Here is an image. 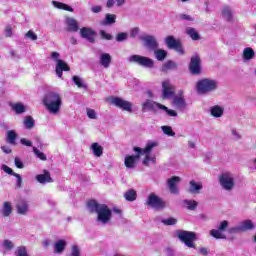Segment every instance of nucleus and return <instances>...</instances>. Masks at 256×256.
I'll return each mask as SVG.
<instances>
[{"label": "nucleus", "instance_id": "nucleus-12", "mask_svg": "<svg viewBox=\"0 0 256 256\" xmlns=\"http://www.w3.org/2000/svg\"><path fill=\"white\" fill-rule=\"evenodd\" d=\"M172 106H174L177 111H184L187 109V102L185 101V96H183V90L178 91L177 95L174 96Z\"/></svg>", "mask_w": 256, "mask_h": 256}, {"label": "nucleus", "instance_id": "nucleus-39", "mask_svg": "<svg viewBox=\"0 0 256 256\" xmlns=\"http://www.w3.org/2000/svg\"><path fill=\"white\" fill-rule=\"evenodd\" d=\"M17 139V132L15 130H9L7 132V141L10 145H15V141Z\"/></svg>", "mask_w": 256, "mask_h": 256}, {"label": "nucleus", "instance_id": "nucleus-61", "mask_svg": "<svg viewBox=\"0 0 256 256\" xmlns=\"http://www.w3.org/2000/svg\"><path fill=\"white\" fill-rule=\"evenodd\" d=\"M14 163L18 169H23L24 165H23V161H21V159L15 158Z\"/></svg>", "mask_w": 256, "mask_h": 256}, {"label": "nucleus", "instance_id": "nucleus-33", "mask_svg": "<svg viewBox=\"0 0 256 256\" xmlns=\"http://www.w3.org/2000/svg\"><path fill=\"white\" fill-rule=\"evenodd\" d=\"M165 43L168 49H174L180 42L175 39L173 36H168L165 38Z\"/></svg>", "mask_w": 256, "mask_h": 256}, {"label": "nucleus", "instance_id": "nucleus-6", "mask_svg": "<svg viewBox=\"0 0 256 256\" xmlns=\"http://www.w3.org/2000/svg\"><path fill=\"white\" fill-rule=\"evenodd\" d=\"M219 183L224 191H233L235 189V174L231 172L221 174Z\"/></svg>", "mask_w": 256, "mask_h": 256}, {"label": "nucleus", "instance_id": "nucleus-35", "mask_svg": "<svg viewBox=\"0 0 256 256\" xmlns=\"http://www.w3.org/2000/svg\"><path fill=\"white\" fill-rule=\"evenodd\" d=\"M154 55L157 59V61H165V57H167V51L163 49L156 48L154 50Z\"/></svg>", "mask_w": 256, "mask_h": 256}, {"label": "nucleus", "instance_id": "nucleus-55", "mask_svg": "<svg viewBox=\"0 0 256 256\" xmlns=\"http://www.w3.org/2000/svg\"><path fill=\"white\" fill-rule=\"evenodd\" d=\"M164 225H176L177 224V219L175 218H168L163 220Z\"/></svg>", "mask_w": 256, "mask_h": 256}, {"label": "nucleus", "instance_id": "nucleus-1", "mask_svg": "<svg viewBox=\"0 0 256 256\" xmlns=\"http://www.w3.org/2000/svg\"><path fill=\"white\" fill-rule=\"evenodd\" d=\"M157 147V142H148L145 148L134 147L135 153L137 155H126L124 158V165L127 169H135L137 167V163H139V159H141V155L144 156L143 165L148 166L149 163H155L156 158L153 155V149Z\"/></svg>", "mask_w": 256, "mask_h": 256}, {"label": "nucleus", "instance_id": "nucleus-62", "mask_svg": "<svg viewBox=\"0 0 256 256\" xmlns=\"http://www.w3.org/2000/svg\"><path fill=\"white\" fill-rule=\"evenodd\" d=\"M4 33L6 37H11V35H13V28H11V26H7Z\"/></svg>", "mask_w": 256, "mask_h": 256}, {"label": "nucleus", "instance_id": "nucleus-27", "mask_svg": "<svg viewBox=\"0 0 256 256\" xmlns=\"http://www.w3.org/2000/svg\"><path fill=\"white\" fill-rule=\"evenodd\" d=\"M186 34L191 37L192 41H199V39H201L199 32L193 27L186 28Z\"/></svg>", "mask_w": 256, "mask_h": 256}, {"label": "nucleus", "instance_id": "nucleus-16", "mask_svg": "<svg viewBox=\"0 0 256 256\" xmlns=\"http://www.w3.org/2000/svg\"><path fill=\"white\" fill-rule=\"evenodd\" d=\"M190 71L193 75H199L201 73V58H199V55H194L191 58Z\"/></svg>", "mask_w": 256, "mask_h": 256}, {"label": "nucleus", "instance_id": "nucleus-4", "mask_svg": "<svg viewBox=\"0 0 256 256\" xmlns=\"http://www.w3.org/2000/svg\"><path fill=\"white\" fill-rule=\"evenodd\" d=\"M219 89V81L215 79L204 78L196 83V91L199 95H209Z\"/></svg>", "mask_w": 256, "mask_h": 256}, {"label": "nucleus", "instance_id": "nucleus-29", "mask_svg": "<svg viewBox=\"0 0 256 256\" xmlns=\"http://www.w3.org/2000/svg\"><path fill=\"white\" fill-rule=\"evenodd\" d=\"M100 63L102 67H109V65L111 64V55L108 53L101 54Z\"/></svg>", "mask_w": 256, "mask_h": 256}, {"label": "nucleus", "instance_id": "nucleus-21", "mask_svg": "<svg viewBox=\"0 0 256 256\" xmlns=\"http://www.w3.org/2000/svg\"><path fill=\"white\" fill-rule=\"evenodd\" d=\"M201 189H203V184L201 182H196L194 180L189 182V193L199 195V193H201Z\"/></svg>", "mask_w": 256, "mask_h": 256}, {"label": "nucleus", "instance_id": "nucleus-50", "mask_svg": "<svg viewBox=\"0 0 256 256\" xmlns=\"http://www.w3.org/2000/svg\"><path fill=\"white\" fill-rule=\"evenodd\" d=\"M86 115L90 119H97V111L95 109L87 108Z\"/></svg>", "mask_w": 256, "mask_h": 256}, {"label": "nucleus", "instance_id": "nucleus-42", "mask_svg": "<svg viewBox=\"0 0 256 256\" xmlns=\"http://www.w3.org/2000/svg\"><path fill=\"white\" fill-rule=\"evenodd\" d=\"M1 246L3 247V249H6V251H11V249H13V247H15V244H13V242L9 239H5L2 241Z\"/></svg>", "mask_w": 256, "mask_h": 256}, {"label": "nucleus", "instance_id": "nucleus-22", "mask_svg": "<svg viewBox=\"0 0 256 256\" xmlns=\"http://www.w3.org/2000/svg\"><path fill=\"white\" fill-rule=\"evenodd\" d=\"M36 181L45 185V183H53V178H51L49 171L45 170L43 174L36 175Z\"/></svg>", "mask_w": 256, "mask_h": 256}, {"label": "nucleus", "instance_id": "nucleus-41", "mask_svg": "<svg viewBox=\"0 0 256 256\" xmlns=\"http://www.w3.org/2000/svg\"><path fill=\"white\" fill-rule=\"evenodd\" d=\"M161 129L164 135H167L168 137H175V132L171 126H161Z\"/></svg>", "mask_w": 256, "mask_h": 256}, {"label": "nucleus", "instance_id": "nucleus-7", "mask_svg": "<svg viewBox=\"0 0 256 256\" xmlns=\"http://www.w3.org/2000/svg\"><path fill=\"white\" fill-rule=\"evenodd\" d=\"M108 101L109 103H111V105H114V107L122 109V111H127V113H133V103L130 101H127L120 97H110Z\"/></svg>", "mask_w": 256, "mask_h": 256}, {"label": "nucleus", "instance_id": "nucleus-57", "mask_svg": "<svg viewBox=\"0 0 256 256\" xmlns=\"http://www.w3.org/2000/svg\"><path fill=\"white\" fill-rule=\"evenodd\" d=\"M14 177H16V185L17 187H21L22 183H23V178H21V175L14 173L13 174Z\"/></svg>", "mask_w": 256, "mask_h": 256}, {"label": "nucleus", "instance_id": "nucleus-17", "mask_svg": "<svg viewBox=\"0 0 256 256\" xmlns=\"http://www.w3.org/2000/svg\"><path fill=\"white\" fill-rule=\"evenodd\" d=\"M29 211H30V204L29 201L27 200H21L16 204V213L18 215H29Z\"/></svg>", "mask_w": 256, "mask_h": 256}, {"label": "nucleus", "instance_id": "nucleus-64", "mask_svg": "<svg viewBox=\"0 0 256 256\" xmlns=\"http://www.w3.org/2000/svg\"><path fill=\"white\" fill-rule=\"evenodd\" d=\"M1 150L3 151V153H6V155H9V153H11V148H9V146H2Z\"/></svg>", "mask_w": 256, "mask_h": 256}, {"label": "nucleus", "instance_id": "nucleus-8", "mask_svg": "<svg viewBox=\"0 0 256 256\" xmlns=\"http://www.w3.org/2000/svg\"><path fill=\"white\" fill-rule=\"evenodd\" d=\"M60 54L58 52L51 53V60L56 62V75L57 77H63V71H69V65L60 59Z\"/></svg>", "mask_w": 256, "mask_h": 256}, {"label": "nucleus", "instance_id": "nucleus-26", "mask_svg": "<svg viewBox=\"0 0 256 256\" xmlns=\"http://www.w3.org/2000/svg\"><path fill=\"white\" fill-rule=\"evenodd\" d=\"M221 15L225 21H232L233 19V10H231V7L224 6L221 11Z\"/></svg>", "mask_w": 256, "mask_h": 256}, {"label": "nucleus", "instance_id": "nucleus-11", "mask_svg": "<svg viewBox=\"0 0 256 256\" xmlns=\"http://www.w3.org/2000/svg\"><path fill=\"white\" fill-rule=\"evenodd\" d=\"M162 97L163 99H173L175 97V85L169 80L162 82Z\"/></svg>", "mask_w": 256, "mask_h": 256}, {"label": "nucleus", "instance_id": "nucleus-53", "mask_svg": "<svg viewBox=\"0 0 256 256\" xmlns=\"http://www.w3.org/2000/svg\"><path fill=\"white\" fill-rule=\"evenodd\" d=\"M173 49H175V51H177L179 55H185V49L181 45V42L178 45H176Z\"/></svg>", "mask_w": 256, "mask_h": 256}, {"label": "nucleus", "instance_id": "nucleus-56", "mask_svg": "<svg viewBox=\"0 0 256 256\" xmlns=\"http://www.w3.org/2000/svg\"><path fill=\"white\" fill-rule=\"evenodd\" d=\"M2 171H4V173H7L8 175H13L15 174V172H13V169H11L9 166L7 165H2L1 167Z\"/></svg>", "mask_w": 256, "mask_h": 256}, {"label": "nucleus", "instance_id": "nucleus-3", "mask_svg": "<svg viewBox=\"0 0 256 256\" xmlns=\"http://www.w3.org/2000/svg\"><path fill=\"white\" fill-rule=\"evenodd\" d=\"M42 103L50 115H59L63 107V96L57 91H50L44 95Z\"/></svg>", "mask_w": 256, "mask_h": 256}, {"label": "nucleus", "instance_id": "nucleus-23", "mask_svg": "<svg viewBox=\"0 0 256 256\" xmlns=\"http://www.w3.org/2000/svg\"><path fill=\"white\" fill-rule=\"evenodd\" d=\"M159 103L147 99L145 102L142 103V111L143 113L147 112V111H153V109H155V107H157V109H159Z\"/></svg>", "mask_w": 256, "mask_h": 256}, {"label": "nucleus", "instance_id": "nucleus-32", "mask_svg": "<svg viewBox=\"0 0 256 256\" xmlns=\"http://www.w3.org/2000/svg\"><path fill=\"white\" fill-rule=\"evenodd\" d=\"M223 111H224L223 107L221 106H213L210 109V113L212 117H216V118L223 117Z\"/></svg>", "mask_w": 256, "mask_h": 256}, {"label": "nucleus", "instance_id": "nucleus-18", "mask_svg": "<svg viewBox=\"0 0 256 256\" xmlns=\"http://www.w3.org/2000/svg\"><path fill=\"white\" fill-rule=\"evenodd\" d=\"M80 36L83 39H87L89 43H95V32L89 27H83L80 29Z\"/></svg>", "mask_w": 256, "mask_h": 256}, {"label": "nucleus", "instance_id": "nucleus-36", "mask_svg": "<svg viewBox=\"0 0 256 256\" xmlns=\"http://www.w3.org/2000/svg\"><path fill=\"white\" fill-rule=\"evenodd\" d=\"M210 235L214 237L215 239H227L225 236V233L221 229H213L210 231Z\"/></svg>", "mask_w": 256, "mask_h": 256}, {"label": "nucleus", "instance_id": "nucleus-47", "mask_svg": "<svg viewBox=\"0 0 256 256\" xmlns=\"http://www.w3.org/2000/svg\"><path fill=\"white\" fill-rule=\"evenodd\" d=\"M70 255L71 256H81V248L77 245H72L70 248Z\"/></svg>", "mask_w": 256, "mask_h": 256}, {"label": "nucleus", "instance_id": "nucleus-10", "mask_svg": "<svg viewBox=\"0 0 256 256\" xmlns=\"http://www.w3.org/2000/svg\"><path fill=\"white\" fill-rule=\"evenodd\" d=\"M128 61L130 63H136L141 67H146L147 69H152L153 65H155L153 59L140 55H132L128 58Z\"/></svg>", "mask_w": 256, "mask_h": 256}, {"label": "nucleus", "instance_id": "nucleus-5", "mask_svg": "<svg viewBox=\"0 0 256 256\" xmlns=\"http://www.w3.org/2000/svg\"><path fill=\"white\" fill-rule=\"evenodd\" d=\"M145 205H147V207H151V209H156L157 211H161L167 207V203L164 199L155 193H150L148 195Z\"/></svg>", "mask_w": 256, "mask_h": 256}, {"label": "nucleus", "instance_id": "nucleus-46", "mask_svg": "<svg viewBox=\"0 0 256 256\" xmlns=\"http://www.w3.org/2000/svg\"><path fill=\"white\" fill-rule=\"evenodd\" d=\"M24 125H25L26 129H33V127L35 125V121H33L31 116H28L24 119Z\"/></svg>", "mask_w": 256, "mask_h": 256}, {"label": "nucleus", "instance_id": "nucleus-37", "mask_svg": "<svg viewBox=\"0 0 256 256\" xmlns=\"http://www.w3.org/2000/svg\"><path fill=\"white\" fill-rule=\"evenodd\" d=\"M126 201H135L137 199V191L130 189L124 193Z\"/></svg>", "mask_w": 256, "mask_h": 256}, {"label": "nucleus", "instance_id": "nucleus-48", "mask_svg": "<svg viewBox=\"0 0 256 256\" xmlns=\"http://www.w3.org/2000/svg\"><path fill=\"white\" fill-rule=\"evenodd\" d=\"M177 67V64L173 61H168L162 66V71H169V69H175Z\"/></svg>", "mask_w": 256, "mask_h": 256}, {"label": "nucleus", "instance_id": "nucleus-25", "mask_svg": "<svg viewBox=\"0 0 256 256\" xmlns=\"http://www.w3.org/2000/svg\"><path fill=\"white\" fill-rule=\"evenodd\" d=\"M90 149L94 157H101L103 155V146H101L97 142L92 143V145L90 146Z\"/></svg>", "mask_w": 256, "mask_h": 256}, {"label": "nucleus", "instance_id": "nucleus-30", "mask_svg": "<svg viewBox=\"0 0 256 256\" xmlns=\"http://www.w3.org/2000/svg\"><path fill=\"white\" fill-rule=\"evenodd\" d=\"M183 207H185L186 209H189V211H195V209H197V201L195 200H183L182 202Z\"/></svg>", "mask_w": 256, "mask_h": 256}, {"label": "nucleus", "instance_id": "nucleus-59", "mask_svg": "<svg viewBox=\"0 0 256 256\" xmlns=\"http://www.w3.org/2000/svg\"><path fill=\"white\" fill-rule=\"evenodd\" d=\"M100 35L102 37V39H107V41H110V39H112L113 37L111 36V34L105 32L104 30L100 31Z\"/></svg>", "mask_w": 256, "mask_h": 256}, {"label": "nucleus", "instance_id": "nucleus-45", "mask_svg": "<svg viewBox=\"0 0 256 256\" xmlns=\"http://www.w3.org/2000/svg\"><path fill=\"white\" fill-rule=\"evenodd\" d=\"M24 37L26 39H29V41H37V39H39V37L37 36V33H35V31L33 30H29Z\"/></svg>", "mask_w": 256, "mask_h": 256}, {"label": "nucleus", "instance_id": "nucleus-19", "mask_svg": "<svg viewBox=\"0 0 256 256\" xmlns=\"http://www.w3.org/2000/svg\"><path fill=\"white\" fill-rule=\"evenodd\" d=\"M66 29L70 33H77L79 31V23L74 18H66Z\"/></svg>", "mask_w": 256, "mask_h": 256}, {"label": "nucleus", "instance_id": "nucleus-15", "mask_svg": "<svg viewBox=\"0 0 256 256\" xmlns=\"http://www.w3.org/2000/svg\"><path fill=\"white\" fill-rule=\"evenodd\" d=\"M181 183V178L179 176H174L167 180V186L172 195H179V188L177 185Z\"/></svg>", "mask_w": 256, "mask_h": 256}, {"label": "nucleus", "instance_id": "nucleus-63", "mask_svg": "<svg viewBox=\"0 0 256 256\" xmlns=\"http://www.w3.org/2000/svg\"><path fill=\"white\" fill-rule=\"evenodd\" d=\"M198 251H199L200 255H209V250L205 247H200L198 249Z\"/></svg>", "mask_w": 256, "mask_h": 256}, {"label": "nucleus", "instance_id": "nucleus-40", "mask_svg": "<svg viewBox=\"0 0 256 256\" xmlns=\"http://www.w3.org/2000/svg\"><path fill=\"white\" fill-rule=\"evenodd\" d=\"M115 19H117V16L114 14H106L105 21L102 22V25H111L115 23Z\"/></svg>", "mask_w": 256, "mask_h": 256}, {"label": "nucleus", "instance_id": "nucleus-2", "mask_svg": "<svg viewBox=\"0 0 256 256\" xmlns=\"http://www.w3.org/2000/svg\"><path fill=\"white\" fill-rule=\"evenodd\" d=\"M87 208L91 213H97L96 221L100 223V225H109V223H111L113 212L106 204H99L95 200H90L87 203Z\"/></svg>", "mask_w": 256, "mask_h": 256}, {"label": "nucleus", "instance_id": "nucleus-52", "mask_svg": "<svg viewBox=\"0 0 256 256\" xmlns=\"http://www.w3.org/2000/svg\"><path fill=\"white\" fill-rule=\"evenodd\" d=\"M228 227H229V222L227 220H224V221L220 222L218 229H220V231L224 232Z\"/></svg>", "mask_w": 256, "mask_h": 256}, {"label": "nucleus", "instance_id": "nucleus-24", "mask_svg": "<svg viewBox=\"0 0 256 256\" xmlns=\"http://www.w3.org/2000/svg\"><path fill=\"white\" fill-rule=\"evenodd\" d=\"M65 247H67V241L63 239L57 240L54 243V253H58V254L63 253L65 251Z\"/></svg>", "mask_w": 256, "mask_h": 256}, {"label": "nucleus", "instance_id": "nucleus-60", "mask_svg": "<svg viewBox=\"0 0 256 256\" xmlns=\"http://www.w3.org/2000/svg\"><path fill=\"white\" fill-rule=\"evenodd\" d=\"M20 143H21L22 145H25L26 147H32V145H33V142H31V140H27V139H25V138H22V139L20 140Z\"/></svg>", "mask_w": 256, "mask_h": 256}, {"label": "nucleus", "instance_id": "nucleus-20", "mask_svg": "<svg viewBox=\"0 0 256 256\" xmlns=\"http://www.w3.org/2000/svg\"><path fill=\"white\" fill-rule=\"evenodd\" d=\"M13 213V203L11 202H4L0 209V214L2 217H11Z\"/></svg>", "mask_w": 256, "mask_h": 256}, {"label": "nucleus", "instance_id": "nucleus-14", "mask_svg": "<svg viewBox=\"0 0 256 256\" xmlns=\"http://www.w3.org/2000/svg\"><path fill=\"white\" fill-rule=\"evenodd\" d=\"M140 39L144 42V47L151 49V51H155L159 48V42H157V38H155V36L147 35L140 37Z\"/></svg>", "mask_w": 256, "mask_h": 256}, {"label": "nucleus", "instance_id": "nucleus-31", "mask_svg": "<svg viewBox=\"0 0 256 256\" xmlns=\"http://www.w3.org/2000/svg\"><path fill=\"white\" fill-rule=\"evenodd\" d=\"M52 5L56 8V9H62L63 11H69L70 13H73V9L71 8V6L62 3V2H57V1H52Z\"/></svg>", "mask_w": 256, "mask_h": 256}, {"label": "nucleus", "instance_id": "nucleus-58", "mask_svg": "<svg viewBox=\"0 0 256 256\" xmlns=\"http://www.w3.org/2000/svg\"><path fill=\"white\" fill-rule=\"evenodd\" d=\"M137 35H139V28L138 27L132 28L130 30V37H132V39H135Z\"/></svg>", "mask_w": 256, "mask_h": 256}, {"label": "nucleus", "instance_id": "nucleus-34", "mask_svg": "<svg viewBox=\"0 0 256 256\" xmlns=\"http://www.w3.org/2000/svg\"><path fill=\"white\" fill-rule=\"evenodd\" d=\"M11 108L13 109V111H15L17 115H21V113H25V111L27 110V108L25 107V105H23V103L12 104Z\"/></svg>", "mask_w": 256, "mask_h": 256}, {"label": "nucleus", "instance_id": "nucleus-51", "mask_svg": "<svg viewBox=\"0 0 256 256\" xmlns=\"http://www.w3.org/2000/svg\"><path fill=\"white\" fill-rule=\"evenodd\" d=\"M127 37H129V34L125 32L118 33L116 36V41L121 42L127 40Z\"/></svg>", "mask_w": 256, "mask_h": 256}, {"label": "nucleus", "instance_id": "nucleus-43", "mask_svg": "<svg viewBox=\"0 0 256 256\" xmlns=\"http://www.w3.org/2000/svg\"><path fill=\"white\" fill-rule=\"evenodd\" d=\"M72 81L75 83V85H76L79 89L87 87V86L83 83V79H81V77H79V76H73V77H72Z\"/></svg>", "mask_w": 256, "mask_h": 256}, {"label": "nucleus", "instance_id": "nucleus-28", "mask_svg": "<svg viewBox=\"0 0 256 256\" xmlns=\"http://www.w3.org/2000/svg\"><path fill=\"white\" fill-rule=\"evenodd\" d=\"M255 57V51L251 47H247L243 50L244 61H251Z\"/></svg>", "mask_w": 256, "mask_h": 256}, {"label": "nucleus", "instance_id": "nucleus-38", "mask_svg": "<svg viewBox=\"0 0 256 256\" xmlns=\"http://www.w3.org/2000/svg\"><path fill=\"white\" fill-rule=\"evenodd\" d=\"M158 109L165 111V113H166V115H168V117H177V111H175L173 109H168L167 106H165L163 104H158Z\"/></svg>", "mask_w": 256, "mask_h": 256}, {"label": "nucleus", "instance_id": "nucleus-54", "mask_svg": "<svg viewBox=\"0 0 256 256\" xmlns=\"http://www.w3.org/2000/svg\"><path fill=\"white\" fill-rule=\"evenodd\" d=\"M179 19H181L182 21H195V19L188 14H180Z\"/></svg>", "mask_w": 256, "mask_h": 256}, {"label": "nucleus", "instance_id": "nucleus-49", "mask_svg": "<svg viewBox=\"0 0 256 256\" xmlns=\"http://www.w3.org/2000/svg\"><path fill=\"white\" fill-rule=\"evenodd\" d=\"M16 255L17 256H29V254H27V248H25V246H20L16 249Z\"/></svg>", "mask_w": 256, "mask_h": 256}, {"label": "nucleus", "instance_id": "nucleus-13", "mask_svg": "<svg viewBox=\"0 0 256 256\" xmlns=\"http://www.w3.org/2000/svg\"><path fill=\"white\" fill-rule=\"evenodd\" d=\"M251 229H255V224L251 220L242 221L237 227L231 228L229 231L231 233H239L241 231H251Z\"/></svg>", "mask_w": 256, "mask_h": 256}, {"label": "nucleus", "instance_id": "nucleus-44", "mask_svg": "<svg viewBox=\"0 0 256 256\" xmlns=\"http://www.w3.org/2000/svg\"><path fill=\"white\" fill-rule=\"evenodd\" d=\"M33 153L40 159L41 161H47V155L45 153L41 152L37 147H33Z\"/></svg>", "mask_w": 256, "mask_h": 256}, {"label": "nucleus", "instance_id": "nucleus-9", "mask_svg": "<svg viewBox=\"0 0 256 256\" xmlns=\"http://www.w3.org/2000/svg\"><path fill=\"white\" fill-rule=\"evenodd\" d=\"M178 238L182 243L186 245V247H189L190 249H195V239L196 235L194 232H189V231H179L177 233Z\"/></svg>", "mask_w": 256, "mask_h": 256}]
</instances>
